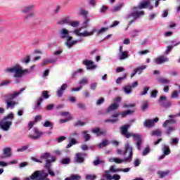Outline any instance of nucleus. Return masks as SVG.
Segmentation results:
<instances>
[{"mask_svg": "<svg viewBox=\"0 0 180 180\" xmlns=\"http://www.w3.org/2000/svg\"><path fill=\"white\" fill-rule=\"evenodd\" d=\"M154 6L151 5L150 1H146L141 2L137 6H133L131 8V12L127 14L125 19H130L133 18V20L129 22L128 27L134 23L137 19H140L141 16H144V11L141 9H149V11H153Z\"/></svg>", "mask_w": 180, "mask_h": 180, "instance_id": "f257e3e1", "label": "nucleus"}, {"mask_svg": "<svg viewBox=\"0 0 180 180\" xmlns=\"http://www.w3.org/2000/svg\"><path fill=\"white\" fill-rule=\"evenodd\" d=\"M4 72L6 74H14L13 78H15V83L20 84L22 82V78L23 75H27L30 72L28 69L23 70V68L19 64H17L11 68H7L4 70Z\"/></svg>", "mask_w": 180, "mask_h": 180, "instance_id": "f03ea898", "label": "nucleus"}, {"mask_svg": "<svg viewBox=\"0 0 180 180\" xmlns=\"http://www.w3.org/2000/svg\"><path fill=\"white\" fill-rule=\"evenodd\" d=\"M129 124H125L120 127L121 133L122 136H124L126 139H130V137H134V140L136 144V147L139 151L141 150V146H143V136L139 134H131L128 131Z\"/></svg>", "mask_w": 180, "mask_h": 180, "instance_id": "7ed1b4c3", "label": "nucleus"}, {"mask_svg": "<svg viewBox=\"0 0 180 180\" xmlns=\"http://www.w3.org/2000/svg\"><path fill=\"white\" fill-rule=\"evenodd\" d=\"M128 153V157H126ZM124 159H119L117 158H114V162L116 164H122V162H125V164H129L133 161V148L130 146V143H127L124 146V149L123 151Z\"/></svg>", "mask_w": 180, "mask_h": 180, "instance_id": "20e7f679", "label": "nucleus"}, {"mask_svg": "<svg viewBox=\"0 0 180 180\" xmlns=\"http://www.w3.org/2000/svg\"><path fill=\"white\" fill-rule=\"evenodd\" d=\"M108 30L106 27H102L99 30L96 28H93L91 31L89 32L88 30H84L83 32H79V30H75V34L79 37H89L91 36H94V33L97 32V34H102V33H105Z\"/></svg>", "mask_w": 180, "mask_h": 180, "instance_id": "39448f33", "label": "nucleus"}, {"mask_svg": "<svg viewBox=\"0 0 180 180\" xmlns=\"http://www.w3.org/2000/svg\"><path fill=\"white\" fill-rule=\"evenodd\" d=\"M14 119L13 113H9L0 121V128L4 131H8L12 126V120Z\"/></svg>", "mask_w": 180, "mask_h": 180, "instance_id": "423d86ee", "label": "nucleus"}, {"mask_svg": "<svg viewBox=\"0 0 180 180\" xmlns=\"http://www.w3.org/2000/svg\"><path fill=\"white\" fill-rule=\"evenodd\" d=\"M47 176H49V173L45 172L44 170H37L24 180H50Z\"/></svg>", "mask_w": 180, "mask_h": 180, "instance_id": "0eeeda50", "label": "nucleus"}, {"mask_svg": "<svg viewBox=\"0 0 180 180\" xmlns=\"http://www.w3.org/2000/svg\"><path fill=\"white\" fill-rule=\"evenodd\" d=\"M34 8V5H30L24 7L21 10L22 13H24V15H27L24 16V19L25 20H27V19H30V18H33V16H34V13H33Z\"/></svg>", "mask_w": 180, "mask_h": 180, "instance_id": "6e6552de", "label": "nucleus"}, {"mask_svg": "<svg viewBox=\"0 0 180 180\" xmlns=\"http://www.w3.org/2000/svg\"><path fill=\"white\" fill-rule=\"evenodd\" d=\"M26 88H22L19 91H14L13 94H7L4 96L5 101H13V99H16L18 96L25 91Z\"/></svg>", "mask_w": 180, "mask_h": 180, "instance_id": "1a4fd4ad", "label": "nucleus"}, {"mask_svg": "<svg viewBox=\"0 0 180 180\" xmlns=\"http://www.w3.org/2000/svg\"><path fill=\"white\" fill-rule=\"evenodd\" d=\"M158 103L162 106V108H165V109H168L172 105L171 101H168L167 99V96H161L160 97L158 100Z\"/></svg>", "mask_w": 180, "mask_h": 180, "instance_id": "9d476101", "label": "nucleus"}, {"mask_svg": "<svg viewBox=\"0 0 180 180\" xmlns=\"http://www.w3.org/2000/svg\"><path fill=\"white\" fill-rule=\"evenodd\" d=\"M51 160H46V163H45V168L47 169L48 174H49L51 176H56V173L51 170V162H54L56 161V157L51 156Z\"/></svg>", "mask_w": 180, "mask_h": 180, "instance_id": "9b49d317", "label": "nucleus"}, {"mask_svg": "<svg viewBox=\"0 0 180 180\" xmlns=\"http://www.w3.org/2000/svg\"><path fill=\"white\" fill-rule=\"evenodd\" d=\"M83 65H86L88 71H94V70L98 68V65H95V63L91 60H84L83 61Z\"/></svg>", "mask_w": 180, "mask_h": 180, "instance_id": "f8f14e48", "label": "nucleus"}, {"mask_svg": "<svg viewBox=\"0 0 180 180\" xmlns=\"http://www.w3.org/2000/svg\"><path fill=\"white\" fill-rule=\"evenodd\" d=\"M82 43V39H76L72 41V37H69L68 41L65 42V45L68 49H72L75 44Z\"/></svg>", "mask_w": 180, "mask_h": 180, "instance_id": "ddd939ff", "label": "nucleus"}, {"mask_svg": "<svg viewBox=\"0 0 180 180\" xmlns=\"http://www.w3.org/2000/svg\"><path fill=\"white\" fill-rule=\"evenodd\" d=\"M110 172L109 170L105 171V174L103 175V178H105L106 180H120L122 178L119 174H114L111 176L109 173Z\"/></svg>", "mask_w": 180, "mask_h": 180, "instance_id": "4468645a", "label": "nucleus"}, {"mask_svg": "<svg viewBox=\"0 0 180 180\" xmlns=\"http://www.w3.org/2000/svg\"><path fill=\"white\" fill-rule=\"evenodd\" d=\"M158 120L159 119L157 117L152 120H146L143 122V126L144 127H147V129H151V127H154L155 123H157Z\"/></svg>", "mask_w": 180, "mask_h": 180, "instance_id": "2eb2a0df", "label": "nucleus"}, {"mask_svg": "<svg viewBox=\"0 0 180 180\" xmlns=\"http://www.w3.org/2000/svg\"><path fill=\"white\" fill-rule=\"evenodd\" d=\"M162 151L163 152V154L158 158L159 161H160V160H164L165 156L169 155V154H171L169 146L167 145H162Z\"/></svg>", "mask_w": 180, "mask_h": 180, "instance_id": "dca6fc26", "label": "nucleus"}, {"mask_svg": "<svg viewBox=\"0 0 180 180\" xmlns=\"http://www.w3.org/2000/svg\"><path fill=\"white\" fill-rule=\"evenodd\" d=\"M86 157V153H78L76 154L75 161L77 162V164H82L84 162Z\"/></svg>", "mask_w": 180, "mask_h": 180, "instance_id": "f3484780", "label": "nucleus"}, {"mask_svg": "<svg viewBox=\"0 0 180 180\" xmlns=\"http://www.w3.org/2000/svg\"><path fill=\"white\" fill-rule=\"evenodd\" d=\"M33 130H34V134L35 135L29 136L30 139H32V140H39V139H40V137H41V136L44 134V132H41L39 131L37 128H34Z\"/></svg>", "mask_w": 180, "mask_h": 180, "instance_id": "a211bd4d", "label": "nucleus"}, {"mask_svg": "<svg viewBox=\"0 0 180 180\" xmlns=\"http://www.w3.org/2000/svg\"><path fill=\"white\" fill-rule=\"evenodd\" d=\"M60 39H66L65 41H68L69 37H72L71 36H70V32H68V30L65 28H63L62 30H60Z\"/></svg>", "mask_w": 180, "mask_h": 180, "instance_id": "6ab92c4d", "label": "nucleus"}, {"mask_svg": "<svg viewBox=\"0 0 180 180\" xmlns=\"http://www.w3.org/2000/svg\"><path fill=\"white\" fill-rule=\"evenodd\" d=\"M68 88V84H63L61 85L60 88L58 89L56 91V94L58 98H61L64 95V91Z\"/></svg>", "mask_w": 180, "mask_h": 180, "instance_id": "aec40b11", "label": "nucleus"}, {"mask_svg": "<svg viewBox=\"0 0 180 180\" xmlns=\"http://www.w3.org/2000/svg\"><path fill=\"white\" fill-rule=\"evenodd\" d=\"M91 132L96 134L98 137L99 136H105V134H106V130L101 129L99 128H94L91 129Z\"/></svg>", "mask_w": 180, "mask_h": 180, "instance_id": "412c9836", "label": "nucleus"}, {"mask_svg": "<svg viewBox=\"0 0 180 180\" xmlns=\"http://www.w3.org/2000/svg\"><path fill=\"white\" fill-rule=\"evenodd\" d=\"M167 61H169V59L167 57L161 56L155 59V63L156 64H162L164 63H167Z\"/></svg>", "mask_w": 180, "mask_h": 180, "instance_id": "4be33fe9", "label": "nucleus"}, {"mask_svg": "<svg viewBox=\"0 0 180 180\" xmlns=\"http://www.w3.org/2000/svg\"><path fill=\"white\" fill-rule=\"evenodd\" d=\"M123 6H124V3H119L118 5L114 6L112 8L110 9V12H112V13H116V12H120Z\"/></svg>", "mask_w": 180, "mask_h": 180, "instance_id": "5701e85b", "label": "nucleus"}, {"mask_svg": "<svg viewBox=\"0 0 180 180\" xmlns=\"http://www.w3.org/2000/svg\"><path fill=\"white\" fill-rule=\"evenodd\" d=\"M119 108V104L117 103H114L111 104L106 110V113H110V112H113V110H116Z\"/></svg>", "mask_w": 180, "mask_h": 180, "instance_id": "b1692460", "label": "nucleus"}, {"mask_svg": "<svg viewBox=\"0 0 180 180\" xmlns=\"http://www.w3.org/2000/svg\"><path fill=\"white\" fill-rule=\"evenodd\" d=\"M3 154L8 158L9 157H12V148H11L10 147L4 148L3 149Z\"/></svg>", "mask_w": 180, "mask_h": 180, "instance_id": "393cba45", "label": "nucleus"}, {"mask_svg": "<svg viewBox=\"0 0 180 180\" xmlns=\"http://www.w3.org/2000/svg\"><path fill=\"white\" fill-rule=\"evenodd\" d=\"M126 58H129V51L118 54V60H126Z\"/></svg>", "mask_w": 180, "mask_h": 180, "instance_id": "a878e982", "label": "nucleus"}, {"mask_svg": "<svg viewBox=\"0 0 180 180\" xmlns=\"http://www.w3.org/2000/svg\"><path fill=\"white\" fill-rule=\"evenodd\" d=\"M157 81L159 84H162L163 85H165L167 84H169L171 81L169 79L165 78V77H158L157 79Z\"/></svg>", "mask_w": 180, "mask_h": 180, "instance_id": "bb28decb", "label": "nucleus"}, {"mask_svg": "<svg viewBox=\"0 0 180 180\" xmlns=\"http://www.w3.org/2000/svg\"><path fill=\"white\" fill-rule=\"evenodd\" d=\"M110 143L108 139L103 140L98 146V148H103L105 147H107V146H109Z\"/></svg>", "mask_w": 180, "mask_h": 180, "instance_id": "cd10ccee", "label": "nucleus"}, {"mask_svg": "<svg viewBox=\"0 0 180 180\" xmlns=\"http://www.w3.org/2000/svg\"><path fill=\"white\" fill-rule=\"evenodd\" d=\"M105 164V162L103 160H100L99 157H96V160L93 161V165L94 167H98V165H103Z\"/></svg>", "mask_w": 180, "mask_h": 180, "instance_id": "c85d7f7f", "label": "nucleus"}, {"mask_svg": "<svg viewBox=\"0 0 180 180\" xmlns=\"http://www.w3.org/2000/svg\"><path fill=\"white\" fill-rule=\"evenodd\" d=\"M6 104V109H15V106H16V102L15 101H5Z\"/></svg>", "mask_w": 180, "mask_h": 180, "instance_id": "c756f323", "label": "nucleus"}, {"mask_svg": "<svg viewBox=\"0 0 180 180\" xmlns=\"http://www.w3.org/2000/svg\"><path fill=\"white\" fill-rule=\"evenodd\" d=\"M71 162V159L70 158H63L60 161L59 163L62 165H68Z\"/></svg>", "mask_w": 180, "mask_h": 180, "instance_id": "7c9ffc66", "label": "nucleus"}, {"mask_svg": "<svg viewBox=\"0 0 180 180\" xmlns=\"http://www.w3.org/2000/svg\"><path fill=\"white\" fill-rule=\"evenodd\" d=\"M123 91L126 95L131 94V84H127L123 88Z\"/></svg>", "mask_w": 180, "mask_h": 180, "instance_id": "2f4dec72", "label": "nucleus"}, {"mask_svg": "<svg viewBox=\"0 0 180 180\" xmlns=\"http://www.w3.org/2000/svg\"><path fill=\"white\" fill-rule=\"evenodd\" d=\"M71 22V20L70 19V17H67L65 18H63L60 21L58 22V25H69Z\"/></svg>", "mask_w": 180, "mask_h": 180, "instance_id": "473e14b6", "label": "nucleus"}, {"mask_svg": "<svg viewBox=\"0 0 180 180\" xmlns=\"http://www.w3.org/2000/svg\"><path fill=\"white\" fill-rule=\"evenodd\" d=\"M78 85H79V86H82V88L84 85H88V78L86 77L82 78L78 82Z\"/></svg>", "mask_w": 180, "mask_h": 180, "instance_id": "72a5a7b5", "label": "nucleus"}, {"mask_svg": "<svg viewBox=\"0 0 180 180\" xmlns=\"http://www.w3.org/2000/svg\"><path fill=\"white\" fill-rule=\"evenodd\" d=\"M83 72H84V70H82V69H79L77 70L73 71L71 75L72 79H74V78H75V77H77V75H79V74H82Z\"/></svg>", "mask_w": 180, "mask_h": 180, "instance_id": "f704fd0d", "label": "nucleus"}, {"mask_svg": "<svg viewBox=\"0 0 180 180\" xmlns=\"http://www.w3.org/2000/svg\"><path fill=\"white\" fill-rule=\"evenodd\" d=\"M127 78V74L124 73L122 77H118L115 82L116 84H117L118 85H120V84H122V81H124V79H126Z\"/></svg>", "mask_w": 180, "mask_h": 180, "instance_id": "c9c22d12", "label": "nucleus"}, {"mask_svg": "<svg viewBox=\"0 0 180 180\" xmlns=\"http://www.w3.org/2000/svg\"><path fill=\"white\" fill-rule=\"evenodd\" d=\"M134 111L131 110H127V111L121 112H120V115L122 116V117H126L128 115H131Z\"/></svg>", "mask_w": 180, "mask_h": 180, "instance_id": "e433bc0d", "label": "nucleus"}, {"mask_svg": "<svg viewBox=\"0 0 180 180\" xmlns=\"http://www.w3.org/2000/svg\"><path fill=\"white\" fill-rule=\"evenodd\" d=\"M83 139H84V141H89L91 140V135L88 134V131H84L82 132Z\"/></svg>", "mask_w": 180, "mask_h": 180, "instance_id": "4c0bfd02", "label": "nucleus"}, {"mask_svg": "<svg viewBox=\"0 0 180 180\" xmlns=\"http://www.w3.org/2000/svg\"><path fill=\"white\" fill-rule=\"evenodd\" d=\"M40 157L41 160H46V162H47V160H49L48 158H50V157H51V154H50V153L46 152V153H42Z\"/></svg>", "mask_w": 180, "mask_h": 180, "instance_id": "58836bf2", "label": "nucleus"}, {"mask_svg": "<svg viewBox=\"0 0 180 180\" xmlns=\"http://www.w3.org/2000/svg\"><path fill=\"white\" fill-rule=\"evenodd\" d=\"M41 102H43V97H40L38 99L37 103H36L35 106L34 107V110H37V109L40 108V105H41Z\"/></svg>", "mask_w": 180, "mask_h": 180, "instance_id": "ea45409f", "label": "nucleus"}, {"mask_svg": "<svg viewBox=\"0 0 180 180\" xmlns=\"http://www.w3.org/2000/svg\"><path fill=\"white\" fill-rule=\"evenodd\" d=\"M75 144H77V140H75V139H72L69 141V143L66 146V148H71V147L75 146Z\"/></svg>", "mask_w": 180, "mask_h": 180, "instance_id": "a19ab883", "label": "nucleus"}, {"mask_svg": "<svg viewBox=\"0 0 180 180\" xmlns=\"http://www.w3.org/2000/svg\"><path fill=\"white\" fill-rule=\"evenodd\" d=\"M86 27H89V18H85L84 22H83L82 25V29H86Z\"/></svg>", "mask_w": 180, "mask_h": 180, "instance_id": "79ce46f5", "label": "nucleus"}, {"mask_svg": "<svg viewBox=\"0 0 180 180\" xmlns=\"http://www.w3.org/2000/svg\"><path fill=\"white\" fill-rule=\"evenodd\" d=\"M146 68H147V65H142L136 68L135 71H136V73L138 72V74H141V72H143Z\"/></svg>", "mask_w": 180, "mask_h": 180, "instance_id": "37998d69", "label": "nucleus"}, {"mask_svg": "<svg viewBox=\"0 0 180 180\" xmlns=\"http://www.w3.org/2000/svg\"><path fill=\"white\" fill-rule=\"evenodd\" d=\"M79 13L84 18V19H86L88 18V11H86L85 9L81 8L79 10Z\"/></svg>", "mask_w": 180, "mask_h": 180, "instance_id": "c03bdc74", "label": "nucleus"}, {"mask_svg": "<svg viewBox=\"0 0 180 180\" xmlns=\"http://www.w3.org/2000/svg\"><path fill=\"white\" fill-rule=\"evenodd\" d=\"M169 123L175 124V123H176V121H175V120H174V119L167 120L163 123L162 126H163L164 127H166L167 126H168V124H169Z\"/></svg>", "mask_w": 180, "mask_h": 180, "instance_id": "a18cd8bd", "label": "nucleus"}, {"mask_svg": "<svg viewBox=\"0 0 180 180\" xmlns=\"http://www.w3.org/2000/svg\"><path fill=\"white\" fill-rule=\"evenodd\" d=\"M141 108L142 110H147V109H148V101H145L142 102Z\"/></svg>", "mask_w": 180, "mask_h": 180, "instance_id": "49530a36", "label": "nucleus"}, {"mask_svg": "<svg viewBox=\"0 0 180 180\" xmlns=\"http://www.w3.org/2000/svg\"><path fill=\"white\" fill-rule=\"evenodd\" d=\"M141 32V30H134L131 32V37L134 38L136 36H139V33H140Z\"/></svg>", "mask_w": 180, "mask_h": 180, "instance_id": "de8ad7c7", "label": "nucleus"}, {"mask_svg": "<svg viewBox=\"0 0 180 180\" xmlns=\"http://www.w3.org/2000/svg\"><path fill=\"white\" fill-rule=\"evenodd\" d=\"M27 148H29V145L22 146L17 149V153H23V151H26Z\"/></svg>", "mask_w": 180, "mask_h": 180, "instance_id": "09e8293b", "label": "nucleus"}, {"mask_svg": "<svg viewBox=\"0 0 180 180\" xmlns=\"http://www.w3.org/2000/svg\"><path fill=\"white\" fill-rule=\"evenodd\" d=\"M161 134H162L161 130L156 129L152 131L151 136H156L157 137H160Z\"/></svg>", "mask_w": 180, "mask_h": 180, "instance_id": "8fccbe9b", "label": "nucleus"}, {"mask_svg": "<svg viewBox=\"0 0 180 180\" xmlns=\"http://www.w3.org/2000/svg\"><path fill=\"white\" fill-rule=\"evenodd\" d=\"M11 82H12L11 80H4L0 83V87L8 86V85H11Z\"/></svg>", "mask_w": 180, "mask_h": 180, "instance_id": "3c124183", "label": "nucleus"}, {"mask_svg": "<svg viewBox=\"0 0 180 180\" xmlns=\"http://www.w3.org/2000/svg\"><path fill=\"white\" fill-rule=\"evenodd\" d=\"M96 178V175H95V174H86L85 179L86 180H95Z\"/></svg>", "mask_w": 180, "mask_h": 180, "instance_id": "603ef678", "label": "nucleus"}, {"mask_svg": "<svg viewBox=\"0 0 180 180\" xmlns=\"http://www.w3.org/2000/svg\"><path fill=\"white\" fill-rule=\"evenodd\" d=\"M74 126H75V127H78L79 126H81V127L85 126V122H84L81 120H78L77 122L74 123Z\"/></svg>", "mask_w": 180, "mask_h": 180, "instance_id": "864d4df0", "label": "nucleus"}, {"mask_svg": "<svg viewBox=\"0 0 180 180\" xmlns=\"http://www.w3.org/2000/svg\"><path fill=\"white\" fill-rule=\"evenodd\" d=\"M110 172H114V173L120 172V169H116V166L112 165L110 168Z\"/></svg>", "mask_w": 180, "mask_h": 180, "instance_id": "5fc2aeb1", "label": "nucleus"}, {"mask_svg": "<svg viewBox=\"0 0 180 180\" xmlns=\"http://www.w3.org/2000/svg\"><path fill=\"white\" fill-rule=\"evenodd\" d=\"M69 26H72V27H78L79 26V22L78 21H71Z\"/></svg>", "mask_w": 180, "mask_h": 180, "instance_id": "6e6d98bb", "label": "nucleus"}, {"mask_svg": "<svg viewBox=\"0 0 180 180\" xmlns=\"http://www.w3.org/2000/svg\"><path fill=\"white\" fill-rule=\"evenodd\" d=\"M150 90V87L148 86H146L143 88V91L141 92L140 95L141 96H143L144 95H147V93L148 92V91Z\"/></svg>", "mask_w": 180, "mask_h": 180, "instance_id": "4d7b16f0", "label": "nucleus"}, {"mask_svg": "<svg viewBox=\"0 0 180 180\" xmlns=\"http://www.w3.org/2000/svg\"><path fill=\"white\" fill-rule=\"evenodd\" d=\"M117 120H119V119L116 118V119H106L104 120L105 123H116V122H117Z\"/></svg>", "mask_w": 180, "mask_h": 180, "instance_id": "13d9d810", "label": "nucleus"}, {"mask_svg": "<svg viewBox=\"0 0 180 180\" xmlns=\"http://www.w3.org/2000/svg\"><path fill=\"white\" fill-rule=\"evenodd\" d=\"M44 127H51V129H53V122L50 121H46L44 124Z\"/></svg>", "mask_w": 180, "mask_h": 180, "instance_id": "bf43d9fd", "label": "nucleus"}, {"mask_svg": "<svg viewBox=\"0 0 180 180\" xmlns=\"http://www.w3.org/2000/svg\"><path fill=\"white\" fill-rule=\"evenodd\" d=\"M22 63L24 64H29L30 63V56H27L22 60Z\"/></svg>", "mask_w": 180, "mask_h": 180, "instance_id": "052dcab7", "label": "nucleus"}, {"mask_svg": "<svg viewBox=\"0 0 180 180\" xmlns=\"http://www.w3.org/2000/svg\"><path fill=\"white\" fill-rule=\"evenodd\" d=\"M108 7L106 6H102L100 8L101 13H106V11H108Z\"/></svg>", "mask_w": 180, "mask_h": 180, "instance_id": "680f3d73", "label": "nucleus"}, {"mask_svg": "<svg viewBox=\"0 0 180 180\" xmlns=\"http://www.w3.org/2000/svg\"><path fill=\"white\" fill-rule=\"evenodd\" d=\"M150 147L146 148L143 150V153H142V155H143V156L148 155V154L150 153Z\"/></svg>", "mask_w": 180, "mask_h": 180, "instance_id": "e2e57ef3", "label": "nucleus"}, {"mask_svg": "<svg viewBox=\"0 0 180 180\" xmlns=\"http://www.w3.org/2000/svg\"><path fill=\"white\" fill-rule=\"evenodd\" d=\"M172 131H175V128L173 127H168V129L166 131L167 134L169 135L171 133H172Z\"/></svg>", "mask_w": 180, "mask_h": 180, "instance_id": "0e129e2a", "label": "nucleus"}, {"mask_svg": "<svg viewBox=\"0 0 180 180\" xmlns=\"http://www.w3.org/2000/svg\"><path fill=\"white\" fill-rule=\"evenodd\" d=\"M170 43H171V46L174 48V47H176V46H179V44H180V41H178V42H176V40H172V41H170Z\"/></svg>", "mask_w": 180, "mask_h": 180, "instance_id": "69168bd1", "label": "nucleus"}, {"mask_svg": "<svg viewBox=\"0 0 180 180\" xmlns=\"http://www.w3.org/2000/svg\"><path fill=\"white\" fill-rule=\"evenodd\" d=\"M105 102V98H101L100 99H98L97 101V102L96 103V105L97 106H99L101 105H102V103H103Z\"/></svg>", "mask_w": 180, "mask_h": 180, "instance_id": "338daca9", "label": "nucleus"}, {"mask_svg": "<svg viewBox=\"0 0 180 180\" xmlns=\"http://www.w3.org/2000/svg\"><path fill=\"white\" fill-rule=\"evenodd\" d=\"M157 95H158V90H153L150 94V97L157 98Z\"/></svg>", "mask_w": 180, "mask_h": 180, "instance_id": "774afa93", "label": "nucleus"}]
</instances>
